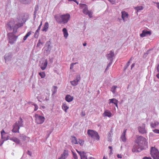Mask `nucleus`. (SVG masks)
I'll use <instances>...</instances> for the list:
<instances>
[{"label":"nucleus","mask_w":159,"mask_h":159,"mask_svg":"<svg viewBox=\"0 0 159 159\" xmlns=\"http://www.w3.org/2000/svg\"><path fill=\"white\" fill-rule=\"evenodd\" d=\"M157 71L159 73V64H158V65L157 67Z\"/></svg>","instance_id":"nucleus-58"},{"label":"nucleus","mask_w":159,"mask_h":159,"mask_svg":"<svg viewBox=\"0 0 159 159\" xmlns=\"http://www.w3.org/2000/svg\"><path fill=\"white\" fill-rule=\"evenodd\" d=\"M40 30V29H39V28H38V29L36 30L35 32L38 33H39V31Z\"/></svg>","instance_id":"nucleus-63"},{"label":"nucleus","mask_w":159,"mask_h":159,"mask_svg":"<svg viewBox=\"0 0 159 159\" xmlns=\"http://www.w3.org/2000/svg\"><path fill=\"white\" fill-rule=\"evenodd\" d=\"M42 44V43L40 42V40H39V42L37 44V46L39 47L40 46V44Z\"/></svg>","instance_id":"nucleus-50"},{"label":"nucleus","mask_w":159,"mask_h":159,"mask_svg":"<svg viewBox=\"0 0 159 159\" xmlns=\"http://www.w3.org/2000/svg\"><path fill=\"white\" fill-rule=\"evenodd\" d=\"M71 140L72 143L74 144H78V143L76 138L74 136L71 137Z\"/></svg>","instance_id":"nucleus-28"},{"label":"nucleus","mask_w":159,"mask_h":159,"mask_svg":"<svg viewBox=\"0 0 159 159\" xmlns=\"http://www.w3.org/2000/svg\"><path fill=\"white\" fill-rule=\"evenodd\" d=\"M127 129H125L122 134L120 138L124 142H125L126 141V139L125 137L126 132Z\"/></svg>","instance_id":"nucleus-20"},{"label":"nucleus","mask_w":159,"mask_h":159,"mask_svg":"<svg viewBox=\"0 0 159 159\" xmlns=\"http://www.w3.org/2000/svg\"><path fill=\"white\" fill-rule=\"evenodd\" d=\"M78 143L81 146H83L84 144V141L82 140L79 139Z\"/></svg>","instance_id":"nucleus-41"},{"label":"nucleus","mask_w":159,"mask_h":159,"mask_svg":"<svg viewBox=\"0 0 159 159\" xmlns=\"http://www.w3.org/2000/svg\"><path fill=\"white\" fill-rule=\"evenodd\" d=\"M157 77L159 79V73L156 75Z\"/></svg>","instance_id":"nucleus-64"},{"label":"nucleus","mask_w":159,"mask_h":159,"mask_svg":"<svg viewBox=\"0 0 159 159\" xmlns=\"http://www.w3.org/2000/svg\"><path fill=\"white\" fill-rule=\"evenodd\" d=\"M65 99L68 102L72 101L73 99V97L69 95H67Z\"/></svg>","instance_id":"nucleus-24"},{"label":"nucleus","mask_w":159,"mask_h":159,"mask_svg":"<svg viewBox=\"0 0 159 159\" xmlns=\"http://www.w3.org/2000/svg\"><path fill=\"white\" fill-rule=\"evenodd\" d=\"M42 25V21L41 22L40 24L39 25V27L38 28H39V29H40V28H41V26Z\"/></svg>","instance_id":"nucleus-55"},{"label":"nucleus","mask_w":159,"mask_h":159,"mask_svg":"<svg viewBox=\"0 0 159 159\" xmlns=\"http://www.w3.org/2000/svg\"><path fill=\"white\" fill-rule=\"evenodd\" d=\"M32 32L30 31L28 32L25 35L24 37L23 40L24 41H25L27 39V38L31 34Z\"/></svg>","instance_id":"nucleus-33"},{"label":"nucleus","mask_w":159,"mask_h":159,"mask_svg":"<svg viewBox=\"0 0 159 159\" xmlns=\"http://www.w3.org/2000/svg\"><path fill=\"white\" fill-rule=\"evenodd\" d=\"M22 3L24 4H27L30 3L31 0H19Z\"/></svg>","instance_id":"nucleus-35"},{"label":"nucleus","mask_w":159,"mask_h":159,"mask_svg":"<svg viewBox=\"0 0 159 159\" xmlns=\"http://www.w3.org/2000/svg\"><path fill=\"white\" fill-rule=\"evenodd\" d=\"M69 108V107L67 106L66 103H62V108L63 110L65 112H67V110Z\"/></svg>","instance_id":"nucleus-26"},{"label":"nucleus","mask_w":159,"mask_h":159,"mask_svg":"<svg viewBox=\"0 0 159 159\" xmlns=\"http://www.w3.org/2000/svg\"><path fill=\"white\" fill-rule=\"evenodd\" d=\"M23 25L22 21L19 19L15 20L11 19L8 21L7 24V29L10 31L13 30V33H15L17 29Z\"/></svg>","instance_id":"nucleus-1"},{"label":"nucleus","mask_w":159,"mask_h":159,"mask_svg":"<svg viewBox=\"0 0 159 159\" xmlns=\"http://www.w3.org/2000/svg\"><path fill=\"white\" fill-rule=\"evenodd\" d=\"M54 18L58 23L65 24L70 20V16L68 13L62 15L57 14L54 16Z\"/></svg>","instance_id":"nucleus-2"},{"label":"nucleus","mask_w":159,"mask_h":159,"mask_svg":"<svg viewBox=\"0 0 159 159\" xmlns=\"http://www.w3.org/2000/svg\"><path fill=\"white\" fill-rule=\"evenodd\" d=\"M142 159H152L150 157H144Z\"/></svg>","instance_id":"nucleus-49"},{"label":"nucleus","mask_w":159,"mask_h":159,"mask_svg":"<svg viewBox=\"0 0 159 159\" xmlns=\"http://www.w3.org/2000/svg\"><path fill=\"white\" fill-rule=\"evenodd\" d=\"M151 34V32L150 31L144 30L142 31V33L140 34V36L141 37H143L148 36V35H150Z\"/></svg>","instance_id":"nucleus-17"},{"label":"nucleus","mask_w":159,"mask_h":159,"mask_svg":"<svg viewBox=\"0 0 159 159\" xmlns=\"http://www.w3.org/2000/svg\"><path fill=\"white\" fill-rule=\"evenodd\" d=\"M80 9H83V12L84 14L88 15L90 18L92 17L93 12L88 10V7L86 4H80Z\"/></svg>","instance_id":"nucleus-5"},{"label":"nucleus","mask_w":159,"mask_h":159,"mask_svg":"<svg viewBox=\"0 0 159 159\" xmlns=\"http://www.w3.org/2000/svg\"><path fill=\"white\" fill-rule=\"evenodd\" d=\"M121 17L124 22L127 21V19L128 18L129 15L128 13L125 11H122L121 12Z\"/></svg>","instance_id":"nucleus-16"},{"label":"nucleus","mask_w":159,"mask_h":159,"mask_svg":"<svg viewBox=\"0 0 159 159\" xmlns=\"http://www.w3.org/2000/svg\"><path fill=\"white\" fill-rule=\"evenodd\" d=\"M111 4H114L116 0H108Z\"/></svg>","instance_id":"nucleus-48"},{"label":"nucleus","mask_w":159,"mask_h":159,"mask_svg":"<svg viewBox=\"0 0 159 159\" xmlns=\"http://www.w3.org/2000/svg\"><path fill=\"white\" fill-rule=\"evenodd\" d=\"M145 128V125L143 124L141 126H139L138 128L139 132L143 134L146 133L147 131Z\"/></svg>","instance_id":"nucleus-13"},{"label":"nucleus","mask_w":159,"mask_h":159,"mask_svg":"<svg viewBox=\"0 0 159 159\" xmlns=\"http://www.w3.org/2000/svg\"><path fill=\"white\" fill-rule=\"evenodd\" d=\"M112 61H110V62L107 66V67L106 69V70H107V69L111 66V65L112 64Z\"/></svg>","instance_id":"nucleus-43"},{"label":"nucleus","mask_w":159,"mask_h":159,"mask_svg":"<svg viewBox=\"0 0 159 159\" xmlns=\"http://www.w3.org/2000/svg\"><path fill=\"white\" fill-rule=\"evenodd\" d=\"M87 134L89 136L93 139L98 140L99 139V136L98 133L96 131L93 130L89 129L88 130Z\"/></svg>","instance_id":"nucleus-6"},{"label":"nucleus","mask_w":159,"mask_h":159,"mask_svg":"<svg viewBox=\"0 0 159 159\" xmlns=\"http://www.w3.org/2000/svg\"><path fill=\"white\" fill-rule=\"evenodd\" d=\"M48 64V60L45 59L40 64L39 66L42 70H44L46 68Z\"/></svg>","instance_id":"nucleus-12"},{"label":"nucleus","mask_w":159,"mask_h":159,"mask_svg":"<svg viewBox=\"0 0 159 159\" xmlns=\"http://www.w3.org/2000/svg\"><path fill=\"white\" fill-rule=\"evenodd\" d=\"M62 32L64 37L65 39H67L68 36V33L66 28H64L62 30Z\"/></svg>","instance_id":"nucleus-25"},{"label":"nucleus","mask_w":159,"mask_h":159,"mask_svg":"<svg viewBox=\"0 0 159 159\" xmlns=\"http://www.w3.org/2000/svg\"><path fill=\"white\" fill-rule=\"evenodd\" d=\"M151 154L153 159H159V152L155 148L152 147Z\"/></svg>","instance_id":"nucleus-7"},{"label":"nucleus","mask_w":159,"mask_h":159,"mask_svg":"<svg viewBox=\"0 0 159 159\" xmlns=\"http://www.w3.org/2000/svg\"><path fill=\"white\" fill-rule=\"evenodd\" d=\"M12 57L11 54L10 53H9L6 54L4 56V59L5 60L6 62L7 61H8L10 60Z\"/></svg>","instance_id":"nucleus-21"},{"label":"nucleus","mask_w":159,"mask_h":159,"mask_svg":"<svg viewBox=\"0 0 159 159\" xmlns=\"http://www.w3.org/2000/svg\"><path fill=\"white\" fill-rule=\"evenodd\" d=\"M81 80L80 75V74H77L76 75L75 78L73 81H70V83L72 85L76 86L78 85V83Z\"/></svg>","instance_id":"nucleus-10"},{"label":"nucleus","mask_w":159,"mask_h":159,"mask_svg":"<svg viewBox=\"0 0 159 159\" xmlns=\"http://www.w3.org/2000/svg\"><path fill=\"white\" fill-rule=\"evenodd\" d=\"M7 36L9 39V43L11 44H13L15 42L18 38V36H15L11 33H9L7 34Z\"/></svg>","instance_id":"nucleus-8"},{"label":"nucleus","mask_w":159,"mask_h":159,"mask_svg":"<svg viewBox=\"0 0 159 159\" xmlns=\"http://www.w3.org/2000/svg\"><path fill=\"white\" fill-rule=\"evenodd\" d=\"M51 48L50 45H48V48L46 50V51H47L48 52V53H49L51 50Z\"/></svg>","instance_id":"nucleus-44"},{"label":"nucleus","mask_w":159,"mask_h":159,"mask_svg":"<svg viewBox=\"0 0 159 159\" xmlns=\"http://www.w3.org/2000/svg\"><path fill=\"white\" fill-rule=\"evenodd\" d=\"M80 156L81 159H88L86 153L84 152L83 151L82 153L80 154Z\"/></svg>","instance_id":"nucleus-31"},{"label":"nucleus","mask_w":159,"mask_h":159,"mask_svg":"<svg viewBox=\"0 0 159 159\" xmlns=\"http://www.w3.org/2000/svg\"><path fill=\"white\" fill-rule=\"evenodd\" d=\"M112 130H111L110 131L108 135L109 136V135H112Z\"/></svg>","instance_id":"nucleus-52"},{"label":"nucleus","mask_w":159,"mask_h":159,"mask_svg":"<svg viewBox=\"0 0 159 159\" xmlns=\"http://www.w3.org/2000/svg\"><path fill=\"white\" fill-rule=\"evenodd\" d=\"M76 151L79 153V154L80 155V154H81L82 153V152L79 151L77 149L76 150Z\"/></svg>","instance_id":"nucleus-56"},{"label":"nucleus","mask_w":159,"mask_h":159,"mask_svg":"<svg viewBox=\"0 0 159 159\" xmlns=\"http://www.w3.org/2000/svg\"><path fill=\"white\" fill-rule=\"evenodd\" d=\"M9 139L13 141L15 143L17 144H19L20 143L19 139L16 137H13L12 138H10Z\"/></svg>","instance_id":"nucleus-30"},{"label":"nucleus","mask_w":159,"mask_h":159,"mask_svg":"<svg viewBox=\"0 0 159 159\" xmlns=\"http://www.w3.org/2000/svg\"><path fill=\"white\" fill-rule=\"evenodd\" d=\"M153 131L155 133L159 134V130H158V129H154L153 130Z\"/></svg>","instance_id":"nucleus-45"},{"label":"nucleus","mask_w":159,"mask_h":159,"mask_svg":"<svg viewBox=\"0 0 159 159\" xmlns=\"http://www.w3.org/2000/svg\"><path fill=\"white\" fill-rule=\"evenodd\" d=\"M85 115V113L84 111H82L81 112V115L82 116H84Z\"/></svg>","instance_id":"nucleus-57"},{"label":"nucleus","mask_w":159,"mask_h":159,"mask_svg":"<svg viewBox=\"0 0 159 159\" xmlns=\"http://www.w3.org/2000/svg\"><path fill=\"white\" fill-rule=\"evenodd\" d=\"M102 116L104 117H111L113 116V115L110 111L107 109H105L104 113L102 114Z\"/></svg>","instance_id":"nucleus-15"},{"label":"nucleus","mask_w":159,"mask_h":159,"mask_svg":"<svg viewBox=\"0 0 159 159\" xmlns=\"http://www.w3.org/2000/svg\"><path fill=\"white\" fill-rule=\"evenodd\" d=\"M117 157L118 158H122V155L121 154H118L117 155Z\"/></svg>","instance_id":"nucleus-51"},{"label":"nucleus","mask_w":159,"mask_h":159,"mask_svg":"<svg viewBox=\"0 0 159 159\" xmlns=\"http://www.w3.org/2000/svg\"><path fill=\"white\" fill-rule=\"evenodd\" d=\"M159 124V123L156 121L152 122L150 124L152 128L156 127Z\"/></svg>","instance_id":"nucleus-23"},{"label":"nucleus","mask_w":159,"mask_h":159,"mask_svg":"<svg viewBox=\"0 0 159 159\" xmlns=\"http://www.w3.org/2000/svg\"><path fill=\"white\" fill-rule=\"evenodd\" d=\"M39 34V33L35 32V34L34 35V37L35 38H37L38 37Z\"/></svg>","instance_id":"nucleus-42"},{"label":"nucleus","mask_w":159,"mask_h":159,"mask_svg":"<svg viewBox=\"0 0 159 159\" xmlns=\"http://www.w3.org/2000/svg\"><path fill=\"white\" fill-rule=\"evenodd\" d=\"M143 149V148L139 146V144L135 142V143L133 146L132 149V151L133 152H139Z\"/></svg>","instance_id":"nucleus-11"},{"label":"nucleus","mask_w":159,"mask_h":159,"mask_svg":"<svg viewBox=\"0 0 159 159\" xmlns=\"http://www.w3.org/2000/svg\"><path fill=\"white\" fill-rule=\"evenodd\" d=\"M130 64V61H129L126 64L127 67L126 68H127L129 66Z\"/></svg>","instance_id":"nucleus-59"},{"label":"nucleus","mask_w":159,"mask_h":159,"mask_svg":"<svg viewBox=\"0 0 159 159\" xmlns=\"http://www.w3.org/2000/svg\"><path fill=\"white\" fill-rule=\"evenodd\" d=\"M72 152L74 159H78V157L77 154L73 152Z\"/></svg>","instance_id":"nucleus-39"},{"label":"nucleus","mask_w":159,"mask_h":159,"mask_svg":"<svg viewBox=\"0 0 159 159\" xmlns=\"http://www.w3.org/2000/svg\"><path fill=\"white\" fill-rule=\"evenodd\" d=\"M109 104H110L111 103H113L114 104H115V103H116V102H118V100L116 99L113 98L111 99H110L109 100Z\"/></svg>","instance_id":"nucleus-32"},{"label":"nucleus","mask_w":159,"mask_h":159,"mask_svg":"<svg viewBox=\"0 0 159 159\" xmlns=\"http://www.w3.org/2000/svg\"><path fill=\"white\" fill-rule=\"evenodd\" d=\"M155 3L156 4L157 7L158 9H159V2H156Z\"/></svg>","instance_id":"nucleus-54"},{"label":"nucleus","mask_w":159,"mask_h":159,"mask_svg":"<svg viewBox=\"0 0 159 159\" xmlns=\"http://www.w3.org/2000/svg\"><path fill=\"white\" fill-rule=\"evenodd\" d=\"M49 25L48 23L47 22L45 23L43 28L42 30L43 31L46 32L47 31L48 29V28Z\"/></svg>","instance_id":"nucleus-27"},{"label":"nucleus","mask_w":159,"mask_h":159,"mask_svg":"<svg viewBox=\"0 0 159 159\" xmlns=\"http://www.w3.org/2000/svg\"><path fill=\"white\" fill-rule=\"evenodd\" d=\"M20 139L24 141L28 142L30 140V138L23 134L21 135L20 136Z\"/></svg>","instance_id":"nucleus-22"},{"label":"nucleus","mask_w":159,"mask_h":159,"mask_svg":"<svg viewBox=\"0 0 159 159\" xmlns=\"http://www.w3.org/2000/svg\"><path fill=\"white\" fill-rule=\"evenodd\" d=\"M117 87L116 86H113L112 87L111 89V91L113 93V94L115 93H116V90Z\"/></svg>","instance_id":"nucleus-37"},{"label":"nucleus","mask_w":159,"mask_h":159,"mask_svg":"<svg viewBox=\"0 0 159 159\" xmlns=\"http://www.w3.org/2000/svg\"><path fill=\"white\" fill-rule=\"evenodd\" d=\"M39 74L41 78H43L46 76V74L44 72H39Z\"/></svg>","instance_id":"nucleus-38"},{"label":"nucleus","mask_w":159,"mask_h":159,"mask_svg":"<svg viewBox=\"0 0 159 159\" xmlns=\"http://www.w3.org/2000/svg\"><path fill=\"white\" fill-rule=\"evenodd\" d=\"M38 9H39L38 6L36 5L35 6V11H34L35 13L36 12L38 11Z\"/></svg>","instance_id":"nucleus-47"},{"label":"nucleus","mask_w":159,"mask_h":159,"mask_svg":"<svg viewBox=\"0 0 159 159\" xmlns=\"http://www.w3.org/2000/svg\"><path fill=\"white\" fill-rule=\"evenodd\" d=\"M134 66H135V64H134H134H133L132 65H131V69H132V68H133V67H134Z\"/></svg>","instance_id":"nucleus-62"},{"label":"nucleus","mask_w":159,"mask_h":159,"mask_svg":"<svg viewBox=\"0 0 159 159\" xmlns=\"http://www.w3.org/2000/svg\"><path fill=\"white\" fill-rule=\"evenodd\" d=\"M1 134L2 138L3 139L4 141L8 139H9L10 138V137L9 136H6V133L3 130H2L1 131Z\"/></svg>","instance_id":"nucleus-18"},{"label":"nucleus","mask_w":159,"mask_h":159,"mask_svg":"<svg viewBox=\"0 0 159 159\" xmlns=\"http://www.w3.org/2000/svg\"><path fill=\"white\" fill-rule=\"evenodd\" d=\"M135 9L137 12L142 10L143 9V7L142 6H137L134 8Z\"/></svg>","instance_id":"nucleus-34"},{"label":"nucleus","mask_w":159,"mask_h":159,"mask_svg":"<svg viewBox=\"0 0 159 159\" xmlns=\"http://www.w3.org/2000/svg\"><path fill=\"white\" fill-rule=\"evenodd\" d=\"M69 155L68 151L65 150L58 159H66Z\"/></svg>","instance_id":"nucleus-14"},{"label":"nucleus","mask_w":159,"mask_h":159,"mask_svg":"<svg viewBox=\"0 0 159 159\" xmlns=\"http://www.w3.org/2000/svg\"><path fill=\"white\" fill-rule=\"evenodd\" d=\"M135 142L143 149L144 148V146H147L148 144L146 139L142 136H138Z\"/></svg>","instance_id":"nucleus-4"},{"label":"nucleus","mask_w":159,"mask_h":159,"mask_svg":"<svg viewBox=\"0 0 159 159\" xmlns=\"http://www.w3.org/2000/svg\"><path fill=\"white\" fill-rule=\"evenodd\" d=\"M108 148L110 149V150H111V153H112V147L111 146H109L108 147Z\"/></svg>","instance_id":"nucleus-60"},{"label":"nucleus","mask_w":159,"mask_h":159,"mask_svg":"<svg viewBox=\"0 0 159 159\" xmlns=\"http://www.w3.org/2000/svg\"><path fill=\"white\" fill-rule=\"evenodd\" d=\"M57 86H53L51 89L52 95H53L55 94L57 91Z\"/></svg>","instance_id":"nucleus-29"},{"label":"nucleus","mask_w":159,"mask_h":159,"mask_svg":"<svg viewBox=\"0 0 159 159\" xmlns=\"http://www.w3.org/2000/svg\"><path fill=\"white\" fill-rule=\"evenodd\" d=\"M27 154L28 155H30V156H31V155L32 153H31V152H30L29 151H28V152H27Z\"/></svg>","instance_id":"nucleus-53"},{"label":"nucleus","mask_w":159,"mask_h":159,"mask_svg":"<svg viewBox=\"0 0 159 159\" xmlns=\"http://www.w3.org/2000/svg\"><path fill=\"white\" fill-rule=\"evenodd\" d=\"M118 102H116V103H115V104H114L116 107L118 108Z\"/></svg>","instance_id":"nucleus-61"},{"label":"nucleus","mask_w":159,"mask_h":159,"mask_svg":"<svg viewBox=\"0 0 159 159\" xmlns=\"http://www.w3.org/2000/svg\"><path fill=\"white\" fill-rule=\"evenodd\" d=\"M78 62H75L74 63H71L70 65V69H72L74 68V66L75 65L78 64Z\"/></svg>","instance_id":"nucleus-40"},{"label":"nucleus","mask_w":159,"mask_h":159,"mask_svg":"<svg viewBox=\"0 0 159 159\" xmlns=\"http://www.w3.org/2000/svg\"><path fill=\"white\" fill-rule=\"evenodd\" d=\"M37 98L38 101L39 102H42L44 100V97L43 96L41 95H39Z\"/></svg>","instance_id":"nucleus-36"},{"label":"nucleus","mask_w":159,"mask_h":159,"mask_svg":"<svg viewBox=\"0 0 159 159\" xmlns=\"http://www.w3.org/2000/svg\"><path fill=\"white\" fill-rule=\"evenodd\" d=\"M34 111H37L38 109V105L36 104H34Z\"/></svg>","instance_id":"nucleus-46"},{"label":"nucleus","mask_w":159,"mask_h":159,"mask_svg":"<svg viewBox=\"0 0 159 159\" xmlns=\"http://www.w3.org/2000/svg\"><path fill=\"white\" fill-rule=\"evenodd\" d=\"M35 116V122L37 124H41L44 122L45 120V118L44 117L39 115L38 114L36 115Z\"/></svg>","instance_id":"nucleus-9"},{"label":"nucleus","mask_w":159,"mask_h":159,"mask_svg":"<svg viewBox=\"0 0 159 159\" xmlns=\"http://www.w3.org/2000/svg\"><path fill=\"white\" fill-rule=\"evenodd\" d=\"M23 122L22 119L20 117L19 120L13 125L12 131L13 133H19L20 127L23 126Z\"/></svg>","instance_id":"nucleus-3"},{"label":"nucleus","mask_w":159,"mask_h":159,"mask_svg":"<svg viewBox=\"0 0 159 159\" xmlns=\"http://www.w3.org/2000/svg\"><path fill=\"white\" fill-rule=\"evenodd\" d=\"M114 52L111 51H110L109 53L107 54L106 57L107 59L110 61H113V57H114Z\"/></svg>","instance_id":"nucleus-19"}]
</instances>
